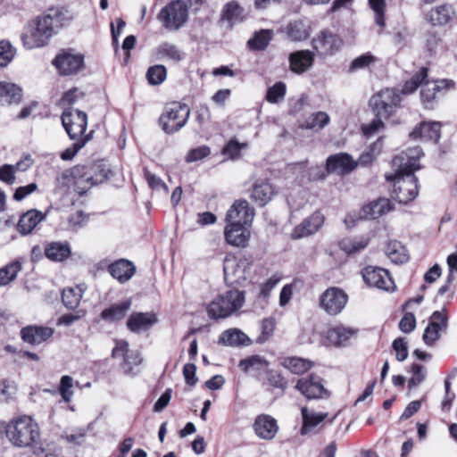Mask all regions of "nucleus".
<instances>
[{"mask_svg": "<svg viewBox=\"0 0 457 457\" xmlns=\"http://www.w3.org/2000/svg\"><path fill=\"white\" fill-rule=\"evenodd\" d=\"M423 154L420 147L409 149L394 158V175H386L394 182L393 197L399 203L407 204L418 195L417 178L413 172L420 169L419 159Z\"/></svg>", "mask_w": 457, "mask_h": 457, "instance_id": "f257e3e1", "label": "nucleus"}, {"mask_svg": "<svg viewBox=\"0 0 457 457\" xmlns=\"http://www.w3.org/2000/svg\"><path fill=\"white\" fill-rule=\"evenodd\" d=\"M8 441L16 448L31 449V457H54L55 449L41 441L38 423L29 415H21L11 420L5 427Z\"/></svg>", "mask_w": 457, "mask_h": 457, "instance_id": "f03ea898", "label": "nucleus"}, {"mask_svg": "<svg viewBox=\"0 0 457 457\" xmlns=\"http://www.w3.org/2000/svg\"><path fill=\"white\" fill-rule=\"evenodd\" d=\"M110 170L104 162L87 165H76L62 171L56 179L61 188L72 187L79 195L85 194L92 187L104 182L109 177Z\"/></svg>", "mask_w": 457, "mask_h": 457, "instance_id": "7ed1b4c3", "label": "nucleus"}, {"mask_svg": "<svg viewBox=\"0 0 457 457\" xmlns=\"http://www.w3.org/2000/svg\"><path fill=\"white\" fill-rule=\"evenodd\" d=\"M66 20L62 11L49 9L28 26L21 37L23 46L28 49L45 46Z\"/></svg>", "mask_w": 457, "mask_h": 457, "instance_id": "20e7f679", "label": "nucleus"}, {"mask_svg": "<svg viewBox=\"0 0 457 457\" xmlns=\"http://www.w3.org/2000/svg\"><path fill=\"white\" fill-rule=\"evenodd\" d=\"M402 101L401 95L395 89L386 88L379 91L370 99L378 119L373 120L369 125L362 126V131L365 136L370 137L383 128L382 118L390 117L400 105Z\"/></svg>", "mask_w": 457, "mask_h": 457, "instance_id": "39448f33", "label": "nucleus"}, {"mask_svg": "<svg viewBox=\"0 0 457 457\" xmlns=\"http://www.w3.org/2000/svg\"><path fill=\"white\" fill-rule=\"evenodd\" d=\"M112 357L122 359L120 368L126 376L135 377L138 374V367L142 364L143 358L138 350L129 348L128 341L123 339L115 340Z\"/></svg>", "mask_w": 457, "mask_h": 457, "instance_id": "423d86ee", "label": "nucleus"}, {"mask_svg": "<svg viewBox=\"0 0 457 457\" xmlns=\"http://www.w3.org/2000/svg\"><path fill=\"white\" fill-rule=\"evenodd\" d=\"M190 111L186 104L179 103L169 104L160 117L162 129L168 134H172L185 126Z\"/></svg>", "mask_w": 457, "mask_h": 457, "instance_id": "0eeeda50", "label": "nucleus"}, {"mask_svg": "<svg viewBox=\"0 0 457 457\" xmlns=\"http://www.w3.org/2000/svg\"><path fill=\"white\" fill-rule=\"evenodd\" d=\"M252 266V261L245 257H237L233 254L226 255L223 262V272L224 278L227 283L241 284L246 280L250 269Z\"/></svg>", "mask_w": 457, "mask_h": 457, "instance_id": "6e6552de", "label": "nucleus"}, {"mask_svg": "<svg viewBox=\"0 0 457 457\" xmlns=\"http://www.w3.org/2000/svg\"><path fill=\"white\" fill-rule=\"evenodd\" d=\"M157 18L166 29H178L187 21V5L180 0L173 1L161 10Z\"/></svg>", "mask_w": 457, "mask_h": 457, "instance_id": "1a4fd4ad", "label": "nucleus"}, {"mask_svg": "<svg viewBox=\"0 0 457 457\" xmlns=\"http://www.w3.org/2000/svg\"><path fill=\"white\" fill-rule=\"evenodd\" d=\"M62 125L72 140L83 139L87 125V116L84 112L73 108H67L62 115Z\"/></svg>", "mask_w": 457, "mask_h": 457, "instance_id": "9d476101", "label": "nucleus"}, {"mask_svg": "<svg viewBox=\"0 0 457 457\" xmlns=\"http://www.w3.org/2000/svg\"><path fill=\"white\" fill-rule=\"evenodd\" d=\"M348 302L346 293L336 287L326 289L320 296V306L328 315H337L342 312Z\"/></svg>", "mask_w": 457, "mask_h": 457, "instance_id": "9b49d317", "label": "nucleus"}, {"mask_svg": "<svg viewBox=\"0 0 457 457\" xmlns=\"http://www.w3.org/2000/svg\"><path fill=\"white\" fill-rule=\"evenodd\" d=\"M295 387L310 400L328 398L330 395L325 388L322 378L314 374L298 379Z\"/></svg>", "mask_w": 457, "mask_h": 457, "instance_id": "f8f14e48", "label": "nucleus"}, {"mask_svg": "<svg viewBox=\"0 0 457 457\" xmlns=\"http://www.w3.org/2000/svg\"><path fill=\"white\" fill-rule=\"evenodd\" d=\"M448 325V316L445 309L436 311L428 320V324L423 334V341L426 345H431L439 339L441 333L446 331Z\"/></svg>", "mask_w": 457, "mask_h": 457, "instance_id": "ddd939ff", "label": "nucleus"}, {"mask_svg": "<svg viewBox=\"0 0 457 457\" xmlns=\"http://www.w3.org/2000/svg\"><path fill=\"white\" fill-rule=\"evenodd\" d=\"M362 278L370 287L384 291H394L395 285L388 271L385 269L368 266L362 270Z\"/></svg>", "mask_w": 457, "mask_h": 457, "instance_id": "4468645a", "label": "nucleus"}, {"mask_svg": "<svg viewBox=\"0 0 457 457\" xmlns=\"http://www.w3.org/2000/svg\"><path fill=\"white\" fill-rule=\"evenodd\" d=\"M312 44L319 54L328 55L342 47L343 40L337 35L328 30H323L312 38Z\"/></svg>", "mask_w": 457, "mask_h": 457, "instance_id": "2eb2a0df", "label": "nucleus"}, {"mask_svg": "<svg viewBox=\"0 0 457 457\" xmlns=\"http://www.w3.org/2000/svg\"><path fill=\"white\" fill-rule=\"evenodd\" d=\"M253 216V212L246 201H237L227 212V226H249Z\"/></svg>", "mask_w": 457, "mask_h": 457, "instance_id": "dca6fc26", "label": "nucleus"}, {"mask_svg": "<svg viewBox=\"0 0 457 457\" xmlns=\"http://www.w3.org/2000/svg\"><path fill=\"white\" fill-rule=\"evenodd\" d=\"M356 166L357 162L345 153L330 155L326 162L328 173H335L337 175L348 174L353 171Z\"/></svg>", "mask_w": 457, "mask_h": 457, "instance_id": "f3484780", "label": "nucleus"}, {"mask_svg": "<svg viewBox=\"0 0 457 457\" xmlns=\"http://www.w3.org/2000/svg\"><path fill=\"white\" fill-rule=\"evenodd\" d=\"M158 322L157 315L153 312H133L127 320V328L132 333L139 334L149 330Z\"/></svg>", "mask_w": 457, "mask_h": 457, "instance_id": "a211bd4d", "label": "nucleus"}, {"mask_svg": "<svg viewBox=\"0 0 457 457\" xmlns=\"http://www.w3.org/2000/svg\"><path fill=\"white\" fill-rule=\"evenodd\" d=\"M255 435L263 440L273 439L278 431V425L277 420L269 414L258 415L253 424Z\"/></svg>", "mask_w": 457, "mask_h": 457, "instance_id": "6ab92c4d", "label": "nucleus"}, {"mask_svg": "<svg viewBox=\"0 0 457 457\" xmlns=\"http://www.w3.org/2000/svg\"><path fill=\"white\" fill-rule=\"evenodd\" d=\"M53 64L62 75L77 73L83 67V56L64 53L53 60Z\"/></svg>", "mask_w": 457, "mask_h": 457, "instance_id": "aec40b11", "label": "nucleus"}, {"mask_svg": "<svg viewBox=\"0 0 457 457\" xmlns=\"http://www.w3.org/2000/svg\"><path fill=\"white\" fill-rule=\"evenodd\" d=\"M154 57L158 62L177 63L185 58V53L175 44L162 42L154 50Z\"/></svg>", "mask_w": 457, "mask_h": 457, "instance_id": "412c9836", "label": "nucleus"}, {"mask_svg": "<svg viewBox=\"0 0 457 457\" xmlns=\"http://www.w3.org/2000/svg\"><path fill=\"white\" fill-rule=\"evenodd\" d=\"M455 17V11L451 4H443L432 7L426 14V21L432 26H445Z\"/></svg>", "mask_w": 457, "mask_h": 457, "instance_id": "4be33fe9", "label": "nucleus"}, {"mask_svg": "<svg viewBox=\"0 0 457 457\" xmlns=\"http://www.w3.org/2000/svg\"><path fill=\"white\" fill-rule=\"evenodd\" d=\"M324 223L323 215L316 212L296 226L292 233L294 239H299L317 232Z\"/></svg>", "mask_w": 457, "mask_h": 457, "instance_id": "5701e85b", "label": "nucleus"}, {"mask_svg": "<svg viewBox=\"0 0 457 457\" xmlns=\"http://www.w3.org/2000/svg\"><path fill=\"white\" fill-rule=\"evenodd\" d=\"M290 71L296 74L307 71L314 62L313 54L309 50L293 52L288 56Z\"/></svg>", "mask_w": 457, "mask_h": 457, "instance_id": "b1692460", "label": "nucleus"}, {"mask_svg": "<svg viewBox=\"0 0 457 457\" xmlns=\"http://www.w3.org/2000/svg\"><path fill=\"white\" fill-rule=\"evenodd\" d=\"M440 122H421L411 133L410 137L412 139H420L423 141L438 142L440 138Z\"/></svg>", "mask_w": 457, "mask_h": 457, "instance_id": "393cba45", "label": "nucleus"}, {"mask_svg": "<svg viewBox=\"0 0 457 457\" xmlns=\"http://www.w3.org/2000/svg\"><path fill=\"white\" fill-rule=\"evenodd\" d=\"M224 235L228 245L237 247H245L251 234L247 226H226Z\"/></svg>", "mask_w": 457, "mask_h": 457, "instance_id": "a878e982", "label": "nucleus"}, {"mask_svg": "<svg viewBox=\"0 0 457 457\" xmlns=\"http://www.w3.org/2000/svg\"><path fill=\"white\" fill-rule=\"evenodd\" d=\"M22 339L31 345H40L52 337L54 329L47 327L29 326L21 329Z\"/></svg>", "mask_w": 457, "mask_h": 457, "instance_id": "bb28decb", "label": "nucleus"}, {"mask_svg": "<svg viewBox=\"0 0 457 457\" xmlns=\"http://www.w3.org/2000/svg\"><path fill=\"white\" fill-rule=\"evenodd\" d=\"M45 219V215L35 209L23 213L18 221L17 229L22 235H28Z\"/></svg>", "mask_w": 457, "mask_h": 457, "instance_id": "cd10ccee", "label": "nucleus"}, {"mask_svg": "<svg viewBox=\"0 0 457 457\" xmlns=\"http://www.w3.org/2000/svg\"><path fill=\"white\" fill-rule=\"evenodd\" d=\"M131 300H126L115 304L111 305L102 311L100 317L103 320L108 323H113L121 320L125 318L127 312L131 307Z\"/></svg>", "mask_w": 457, "mask_h": 457, "instance_id": "c85d7f7f", "label": "nucleus"}, {"mask_svg": "<svg viewBox=\"0 0 457 457\" xmlns=\"http://www.w3.org/2000/svg\"><path fill=\"white\" fill-rule=\"evenodd\" d=\"M392 210L393 204L387 198H379L364 205L362 208L363 216L368 220L378 219Z\"/></svg>", "mask_w": 457, "mask_h": 457, "instance_id": "c756f323", "label": "nucleus"}, {"mask_svg": "<svg viewBox=\"0 0 457 457\" xmlns=\"http://www.w3.org/2000/svg\"><path fill=\"white\" fill-rule=\"evenodd\" d=\"M354 330L342 325L335 326L326 331L325 337L328 344L334 346H341L353 336Z\"/></svg>", "mask_w": 457, "mask_h": 457, "instance_id": "7c9ffc66", "label": "nucleus"}, {"mask_svg": "<svg viewBox=\"0 0 457 457\" xmlns=\"http://www.w3.org/2000/svg\"><path fill=\"white\" fill-rule=\"evenodd\" d=\"M21 88L14 83L0 82V104L2 105L19 104L21 100Z\"/></svg>", "mask_w": 457, "mask_h": 457, "instance_id": "2f4dec72", "label": "nucleus"}, {"mask_svg": "<svg viewBox=\"0 0 457 457\" xmlns=\"http://www.w3.org/2000/svg\"><path fill=\"white\" fill-rule=\"evenodd\" d=\"M288 39L292 41H303L309 37L311 27L302 20L290 21L285 28Z\"/></svg>", "mask_w": 457, "mask_h": 457, "instance_id": "473e14b6", "label": "nucleus"}, {"mask_svg": "<svg viewBox=\"0 0 457 457\" xmlns=\"http://www.w3.org/2000/svg\"><path fill=\"white\" fill-rule=\"evenodd\" d=\"M111 275L120 282H126L131 278L135 272L132 262L127 260H120L109 266Z\"/></svg>", "mask_w": 457, "mask_h": 457, "instance_id": "72a5a7b5", "label": "nucleus"}, {"mask_svg": "<svg viewBox=\"0 0 457 457\" xmlns=\"http://www.w3.org/2000/svg\"><path fill=\"white\" fill-rule=\"evenodd\" d=\"M250 342V338L238 328L227 329L219 338V344L228 346L246 345Z\"/></svg>", "mask_w": 457, "mask_h": 457, "instance_id": "f704fd0d", "label": "nucleus"}, {"mask_svg": "<svg viewBox=\"0 0 457 457\" xmlns=\"http://www.w3.org/2000/svg\"><path fill=\"white\" fill-rule=\"evenodd\" d=\"M247 16L248 13L245 10L235 1L228 3L224 6L221 14L222 20L227 21L230 25L243 21Z\"/></svg>", "mask_w": 457, "mask_h": 457, "instance_id": "c9c22d12", "label": "nucleus"}, {"mask_svg": "<svg viewBox=\"0 0 457 457\" xmlns=\"http://www.w3.org/2000/svg\"><path fill=\"white\" fill-rule=\"evenodd\" d=\"M301 412L303 418V426L301 428L302 435L310 433L315 427H317L327 418V413L309 411L307 407H303L301 409Z\"/></svg>", "mask_w": 457, "mask_h": 457, "instance_id": "e433bc0d", "label": "nucleus"}, {"mask_svg": "<svg viewBox=\"0 0 457 457\" xmlns=\"http://www.w3.org/2000/svg\"><path fill=\"white\" fill-rule=\"evenodd\" d=\"M46 256L53 262H62L71 254V248L67 243L51 242L45 247Z\"/></svg>", "mask_w": 457, "mask_h": 457, "instance_id": "4c0bfd02", "label": "nucleus"}, {"mask_svg": "<svg viewBox=\"0 0 457 457\" xmlns=\"http://www.w3.org/2000/svg\"><path fill=\"white\" fill-rule=\"evenodd\" d=\"M223 303L224 307L228 306V315L239 310L245 303V294L239 290H229L218 296Z\"/></svg>", "mask_w": 457, "mask_h": 457, "instance_id": "58836bf2", "label": "nucleus"}, {"mask_svg": "<svg viewBox=\"0 0 457 457\" xmlns=\"http://www.w3.org/2000/svg\"><path fill=\"white\" fill-rule=\"evenodd\" d=\"M269 362L260 355H253L243 359L239 362V368L246 373H261L268 370Z\"/></svg>", "mask_w": 457, "mask_h": 457, "instance_id": "ea45409f", "label": "nucleus"}, {"mask_svg": "<svg viewBox=\"0 0 457 457\" xmlns=\"http://www.w3.org/2000/svg\"><path fill=\"white\" fill-rule=\"evenodd\" d=\"M274 195L272 186L268 182L255 184L251 193V198L260 206L265 205Z\"/></svg>", "mask_w": 457, "mask_h": 457, "instance_id": "a19ab883", "label": "nucleus"}, {"mask_svg": "<svg viewBox=\"0 0 457 457\" xmlns=\"http://www.w3.org/2000/svg\"><path fill=\"white\" fill-rule=\"evenodd\" d=\"M385 253L392 262L398 264L408 261L409 255L405 247L398 241H389L385 248Z\"/></svg>", "mask_w": 457, "mask_h": 457, "instance_id": "79ce46f5", "label": "nucleus"}, {"mask_svg": "<svg viewBox=\"0 0 457 457\" xmlns=\"http://www.w3.org/2000/svg\"><path fill=\"white\" fill-rule=\"evenodd\" d=\"M281 365L295 374H303L308 371L313 363L300 357H285L281 360Z\"/></svg>", "mask_w": 457, "mask_h": 457, "instance_id": "37998d69", "label": "nucleus"}, {"mask_svg": "<svg viewBox=\"0 0 457 457\" xmlns=\"http://www.w3.org/2000/svg\"><path fill=\"white\" fill-rule=\"evenodd\" d=\"M330 121L328 114L325 112H317L309 115L300 125L306 129L320 130Z\"/></svg>", "mask_w": 457, "mask_h": 457, "instance_id": "c03bdc74", "label": "nucleus"}, {"mask_svg": "<svg viewBox=\"0 0 457 457\" xmlns=\"http://www.w3.org/2000/svg\"><path fill=\"white\" fill-rule=\"evenodd\" d=\"M85 289L84 285L63 289L62 295L63 304L69 309H75L79 305Z\"/></svg>", "mask_w": 457, "mask_h": 457, "instance_id": "a18cd8bd", "label": "nucleus"}, {"mask_svg": "<svg viewBox=\"0 0 457 457\" xmlns=\"http://www.w3.org/2000/svg\"><path fill=\"white\" fill-rule=\"evenodd\" d=\"M273 32L270 29H262L255 32L253 38L248 40V46L253 50H264L272 38Z\"/></svg>", "mask_w": 457, "mask_h": 457, "instance_id": "49530a36", "label": "nucleus"}, {"mask_svg": "<svg viewBox=\"0 0 457 457\" xmlns=\"http://www.w3.org/2000/svg\"><path fill=\"white\" fill-rule=\"evenodd\" d=\"M368 245V239L361 238H344L339 242V247L346 253H355Z\"/></svg>", "mask_w": 457, "mask_h": 457, "instance_id": "de8ad7c7", "label": "nucleus"}, {"mask_svg": "<svg viewBox=\"0 0 457 457\" xmlns=\"http://www.w3.org/2000/svg\"><path fill=\"white\" fill-rule=\"evenodd\" d=\"M428 77V71L426 68H421L417 73H415L411 79L405 82L402 89V93L404 95L411 94L414 92L426 79Z\"/></svg>", "mask_w": 457, "mask_h": 457, "instance_id": "09e8293b", "label": "nucleus"}, {"mask_svg": "<svg viewBox=\"0 0 457 457\" xmlns=\"http://www.w3.org/2000/svg\"><path fill=\"white\" fill-rule=\"evenodd\" d=\"M21 270V265L19 262H11L0 269V286H5L13 280Z\"/></svg>", "mask_w": 457, "mask_h": 457, "instance_id": "8fccbe9b", "label": "nucleus"}, {"mask_svg": "<svg viewBox=\"0 0 457 457\" xmlns=\"http://www.w3.org/2000/svg\"><path fill=\"white\" fill-rule=\"evenodd\" d=\"M228 306L224 307L223 303L219 299V297L211 302L207 307L208 315L212 320L228 317Z\"/></svg>", "mask_w": 457, "mask_h": 457, "instance_id": "3c124183", "label": "nucleus"}, {"mask_svg": "<svg viewBox=\"0 0 457 457\" xmlns=\"http://www.w3.org/2000/svg\"><path fill=\"white\" fill-rule=\"evenodd\" d=\"M167 77V70L162 64H156L150 67L146 73V78L151 85L162 84Z\"/></svg>", "mask_w": 457, "mask_h": 457, "instance_id": "603ef678", "label": "nucleus"}, {"mask_svg": "<svg viewBox=\"0 0 457 457\" xmlns=\"http://www.w3.org/2000/svg\"><path fill=\"white\" fill-rule=\"evenodd\" d=\"M370 7L375 13V22L379 27L385 26L386 0H368Z\"/></svg>", "mask_w": 457, "mask_h": 457, "instance_id": "864d4df0", "label": "nucleus"}, {"mask_svg": "<svg viewBox=\"0 0 457 457\" xmlns=\"http://www.w3.org/2000/svg\"><path fill=\"white\" fill-rule=\"evenodd\" d=\"M73 379L71 377L65 375L61 378L60 385L58 387L62 399L65 403H70L73 396Z\"/></svg>", "mask_w": 457, "mask_h": 457, "instance_id": "5fc2aeb1", "label": "nucleus"}, {"mask_svg": "<svg viewBox=\"0 0 457 457\" xmlns=\"http://www.w3.org/2000/svg\"><path fill=\"white\" fill-rule=\"evenodd\" d=\"M15 55V50L10 42L0 41V67L7 66Z\"/></svg>", "mask_w": 457, "mask_h": 457, "instance_id": "6e6d98bb", "label": "nucleus"}, {"mask_svg": "<svg viewBox=\"0 0 457 457\" xmlns=\"http://www.w3.org/2000/svg\"><path fill=\"white\" fill-rule=\"evenodd\" d=\"M286 95V85L282 82H277L270 87L266 95V99L270 103H277L282 99Z\"/></svg>", "mask_w": 457, "mask_h": 457, "instance_id": "4d7b16f0", "label": "nucleus"}, {"mask_svg": "<svg viewBox=\"0 0 457 457\" xmlns=\"http://www.w3.org/2000/svg\"><path fill=\"white\" fill-rule=\"evenodd\" d=\"M411 371L412 376L409 379L408 386L410 389L417 387L419 385H420L425 378H426V371L423 366L419 364H413L411 366Z\"/></svg>", "mask_w": 457, "mask_h": 457, "instance_id": "13d9d810", "label": "nucleus"}, {"mask_svg": "<svg viewBox=\"0 0 457 457\" xmlns=\"http://www.w3.org/2000/svg\"><path fill=\"white\" fill-rule=\"evenodd\" d=\"M247 144H240L237 140H230L223 148L222 154L228 156L230 159L235 160L239 158L242 149L246 148Z\"/></svg>", "mask_w": 457, "mask_h": 457, "instance_id": "bf43d9fd", "label": "nucleus"}, {"mask_svg": "<svg viewBox=\"0 0 457 457\" xmlns=\"http://www.w3.org/2000/svg\"><path fill=\"white\" fill-rule=\"evenodd\" d=\"M89 140L88 137L83 139H76L71 147L66 148L62 154L61 158L63 161H70L77 154V153L86 145Z\"/></svg>", "mask_w": 457, "mask_h": 457, "instance_id": "052dcab7", "label": "nucleus"}, {"mask_svg": "<svg viewBox=\"0 0 457 457\" xmlns=\"http://www.w3.org/2000/svg\"><path fill=\"white\" fill-rule=\"evenodd\" d=\"M377 58L370 54H364L357 58H355L350 66V71H354L357 70L364 69L370 66L371 63L375 62Z\"/></svg>", "mask_w": 457, "mask_h": 457, "instance_id": "680f3d73", "label": "nucleus"}, {"mask_svg": "<svg viewBox=\"0 0 457 457\" xmlns=\"http://www.w3.org/2000/svg\"><path fill=\"white\" fill-rule=\"evenodd\" d=\"M211 154V150L206 145L194 148L188 152L186 160L187 162H193L204 159Z\"/></svg>", "mask_w": 457, "mask_h": 457, "instance_id": "e2e57ef3", "label": "nucleus"}, {"mask_svg": "<svg viewBox=\"0 0 457 457\" xmlns=\"http://www.w3.org/2000/svg\"><path fill=\"white\" fill-rule=\"evenodd\" d=\"M393 348L396 353V359L399 361H404L408 356L407 341L403 337L396 338L393 342Z\"/></svg>", "mask_w": 457, "mask_h": 457, "instance_id": "0e129e2a", "label": "nucleus"}, {"mask_svg": "<svg viewBox=\"0 0 457 457\" xmlns=\"http://www.w3.org/2000/svg\"><path fill=\"white\" fill-rule=\"evenodd\" d=\"M416 327V319L413 313L407 312L401 319L399 328L403 333H411Z\"/></svg>", "mask_w": 457, "mask_h": 457, "instance_id": "69168bd1", "label": "nucleus"}, {"mask_svg": "<svg viewBox=\"0 0 457 457\" xmlns=\"http://www.w3.org/2000/svg\"><path fill=\"white\" fill-rule=\"evenodd\" d=\"M145 177L148 182V185L151 188L155 190H163L165 193L168 192L167 185L154 174H152L148 170H145Z\"/></svg>", "mask_w": 457, "mask_h": 457, "instance_id": "338daca9", "label": "nucleus"}, {"mask_svg": "<svg viewBox=\"0 0 457 457\" xmlns=\"http://www.w3.org/2000/svg\"><path fill=\"white\" fill-rule=\"evenodd\" d=\"M281 276L278 274L272 275L265 283L261 286L260 295L262 297L269 296L271 290L278 284Z\"/></svg>", "mask_w": 457, "mask_h": 457, "instance_id": "774afa93", "label": "nucleus"}]
</instances>
